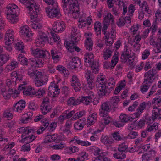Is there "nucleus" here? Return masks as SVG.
Here are the masks:
<instances>
[{
  "mask_svg": "<svg viewBox=\"0 0 161 161\" xmlns=\"http://www.w3.org/2000/svg\"><path fill=\"white\" fill-rule=\"evenodd\" d=\"M7 9V18L8 21L12 23L17 22V17L19 13V9L15 4H9L6 8Z\"/></svg>",
  "mask_w": 161,
  "mask_h": 161,
  "instance_id": "nucleus-1",
  "label": "nucleus"
},
{
  "mask_svg": "<svg viewBox=\"0 0 161 161\" xmlns=\"http://www.w3.org/2000/svg\"><path fill=\"white\" fill-rule=\"evenodd\" d=\"M34 131L33 129L29 126L19 128L17 129V133L22 134V139L29 143L32 142L35 139V136L33 135Z\"/></svg>",
  "mask_w": 161,
  "mask_h": 161,
  "instance_id": "nucleus-2",
  "label": "nucleus"
},
{
  "mask_svg": "<svg viewBox=\"0 0 161 161\" xmlns=\"http://www.w3.org/2000/svg\"><path fill=\"white\" fill-rule=\"evenodd\" d=\"M14 32L12 30H8L5 35V45L4 47L0 46V50L6 49L11 50L12 49V43L14 40Z\"/></svg>",
  "mask_w": 161,
  "mask_h": 161,
  "instance_id": "nucleus-3",
  "label": "nucleus"
},
{
  "mask_svg": "<svg viewBox=\"0 0 161 161\" xmlns=\"http://www.w3.org/2000/svg\"><path fill=\"white\" fill-rule=\"evenodd\" d=\"M52 7H46L45 8L47 16L51 18H58L61 16L60 10L57 3L53 4Z\"/></svg>",
  "mask_w": 161,
  "mask_h": 161,
  "instance_id": "nucleus-4",
  "label": "nucleus"
},
{
  "mask_svg": "<svg viewBox=\"0 0 161 161\" xmlns=\"http://www.w3.org/2000/svg\"><path fill=\"white\" fill-rule=\"evenodd\" d=\"M121 59L122 62L125 63L128 60L129 64L133 66L135 64L134 59L135 54L132 51H123L121 55Z\"/></svg>",
  "mask_w": 161,
  "mask_h": 161,
  "instance_id": "nucleus-5",
  "label": "nucleus"
},
{
  "mask_svg": "<svg viewBox=\"0 0 161 161\" xmlns=\"http://www.w3.org/2000/svg\"><path fill=\"white\" fill-rule=\"evenodd\" d=\"M62 7L64 10L69 13L75 8L77 10V6L79 5L77 0H62Z\"/></svg>",
  "mask_w": 161,
  "mask_h": 161,
  "instance_id": "nucleus-6",
  "label": "nucleus"
},
{
  "mask_svg": "<svg viewBox=\"0 0 161 161\" xmlns=\"http://www.w3.org/2000/svg\"><path fill=\"white\" fill-rule=\"evenodd\" d=\"M27 8L29 11V14L31 19H34V21L36 20L39 12V7L36 5V3L33 0L30 2V3L27 4Z\"/></svg>",
  "mask_w": 161,
  "mask_h": 161,
  "instance_id": "nucleus-7",
  "label": "nucleus"
},
{
  "mask_svg": "<svg viewBox=\"0 0 161 161\" xmlns=\"http://www.w3.org/2000/svg\"><path fill=\"white\" fill-rule=\"evenodd\" d=\"M60 92L58 83L54 81L51 82L49 86L48 94L52 97H57Z\"/></svg>",
  "mask_w": 161,
  "mask_h": 161,
  "instance_id": "nucleus-8",
  "label": "nucleus"
},
{
  "mask_svg": "<svg viewBox=\"0 0 161 161\" xmlns=\"http://www.w3.org/2000/svg\"><path fill=\"white\" fill-rule=\"evenodd\" d=\"M48 40L47 35L44 32L39 31V36L36 40V46L37 47H42Z\"/></svg>",
  "mask_w": 161,
  "mask_h": 161,
  "instance_id": "nucleus-9",
  "label": "nucleus"
},
{
  "mask_svg": "<svg viewBox=\"0 0 161 161\" xmlns=\"http://www.w3.org/2000/svg\"><path fill=\"white\" fill-rule=\"evenodd\" d=\"M78 9L76 10L75 8L74 9L71 11L69 14H71L73 18L74 19L79 18L78 21H82V20H86V14L83 12H80V8L79 5L77 7Z\"/></svg>",
  "mask_w": 161,
  "mask_h": 161,
  "instance_id": "nucleus-10",
  "label": "nucleus"
},
{
  "mask_svg": "<svg viewBox=\"0 0 161 161\" xmlns=\"http://www.w3.org/2000/svg\"><path fill=\"white\" fill-rule=\"evenodd\" d=\"M112 109L110 103L105 102L102 104L101 108L99 109V115L101 117H106L108 114V112Z\"/></svg>",
  "mask_w": 161,
  "mask_h": 161,
  "instance_id": "nucleus-11",
  "label": "nucleus"
},
{
  "mask_svg": "<svg viewBox=\"0 0 161 161\" xmlns=\"http://www.w3.org/2000/svg\"><path fill=\"white\" fill-rule=\"evenodd\" d=\"M156 73V69L153 68L145 74L144 80L151 84L155 79Z\"/></svg>",
  "mask_w": 161,
  "mask_h": 161,
  "instance_id": "nucleus-12",
  "label": "nucleus"
},
{
  "mask_svg": "<svg viewBox=\"0 0 161 161\" xmlns=\"http://www.w3.org/2000/svg\"><path fill=\"white\" fill-rule=\"evenodd\" d=\"M65 28V24L62 21L54 22L53 25V30L55 32L59 33L63 31Z\"/></svg>",
  "mask_w": 161,
  "mask_h": 161,
  "instance_id": "nucleus-13",
  "label": "nucleus"
},
{
  "mask_svg": "<svg viewBox=\"0 0 161 161\" xmlns=\"http://www.w3.org/2000/svg\"><path fill=\"white\" fill-rule=\"evenodd\" d=\"M85 75L87 80L88 87L91 89H93L95 87V85L94 79L92 77L91 71L88 70H86L85 71Z\"/></svg>",
  "mask_w": 161,
  "mask_h": 161,
  "instance_id": "nucleus-14",
  "label": "nucleus"
},
{
  "mask_svg": "<svg viewBox=\"0 0 161 161\" xmlns=\"http://www.w3.org/2000/svg\"><path fill=\"white\" fill-rule=\"evenodd\" d=\"M70 82L71 86L76 92L79 91L81 89L80 80L76 75H73L72 76Z\"/></svg>",
  "mask_w": 161,
  "mask_h": 161,
  "instance_id": "nucleus-15",
  "label": "nucleus"
},
{
  "mask_svg": "<svg viewBox=\"0 0 161 161\" xmlns=\"http://www.w3.org/2000/svg\"><path fill=\"white\" fill-rule=\"evenodd\" d=\"M161 109L156 106H153L152 112V115L151 118H149V123H153L156 119H159L161 115L160 112Z\"/></svg>",
  "mask_w": 161,
  "mask_h": 161,
  "instance_id": "nucleus-16",
  "label": "nucleus"
},
{
  "mask_svg": "<svg viewBox=\"0 0 161 161\" xmlns=\"http://www.w3.org/2000/svg\"><path fill=\"white\" fill-rule=\"evenodd\" d=\"M48 81L47 77L46 75L43 76L42 73L40 77H36L35 78V85L36 87H39L46 84Z\"/></svg>",
  "mask_w": 161,
  "mask_h": 161,
  "instance_id": "nucleus-17",
  "label": "nucleus"
},
{
  "mask_svg": "<svg viewBox=\"0 0 161 161\" xmlns=\"http://www.w3.org/2000/svg\"><path fill=\"white\" fill-rule=\"evenodd\" d=\"M72 40V39L70 38V40L69 41L64 42V44L66 48L68 50L70 49L73 50H80V49L77 46L76 44L78 41Z\"/></svg>",
  "mask_w": 161,
  "mask_h": 161,
  "instance_id": "nucleus-18",
  "label": "nucleus"
},
{
  "mask_svg": "<svg viewBox=\"0 0 161 161\" xmlns=\"http://www.w3.org/2000/svg\"><path fill=\"white\" fill-rule=\"evenodd\" d=\"M25 106V102L23 100H20L14 104L12 107L13 110L20 113Z\"/></svg>",
  "mask_w": 161,
  "mask_h": 161,
  "instance_id": "nucleus-19",
  "label": "nucleus"
},
{
  "mask_svg": "<svg viewBox=\"0 0 161 161\" xmlns=\"http://www.w3.org/2000/svg\"><path fill=\"white\" fill-rule=\"evenodd\" d=\"M96 86L98 93L100 96L105 95L107 92L108 90L109 91V88L104 83L96 84Z\"/></svg>",
  "mask_w": 161,
  "mask_h": 161,
  "instance_id": "nucleus-20",
  "label": "nucleus"
},
{
  "mask_svg": "<svg viewBox=\"0 0 161 161\" xmlns=\"http://www.w3.org/2000/svg\"><path fill=\"white\" fill-rule=\"evenodd\" d=\"M20 32L23 37L26 38H31L33 36V34L28 26H24L21 27Z\"/></svg>",
  "mask_w": 161,
  "mask_h": 161,
  "instance_id": "nucleus-21",
  "label": "nucleus"
},
{
  "mask_svg": "<svg viewBox=\"0 0 161 161\" xmlns=\"http://www.w3.org/2000/svg\"><path fill=\"white\" fill-rule=\"evenodd\" d=\"M81 64V61L80 58L77 57L73 58L71 61L69 63V68L73 69L80 66Z\"/></svg>",
  "mask_w": 161,
  "mask_h": 161,
  "instance_id": "nucleus-22",
  "label": "nucleus"
},
{
  "mask_svg": "<svg viewBox=\"0 0 161 161\" xmlns=\"http://www.w3.org/2000/svg\"><path fill=\"white\" fill-rule=\"evenodd\" d=\"M156 152L154 150H151L150 151L143 154L142 156V161H149L152 160L155 157Z\"/></svg>",
  "mask_w": 161,
  "mask_h": 161,
  "instance_id": "nucleus-23",
  "label": "nucleus"
},
{
  "mask_svg": "<svg viewBox=\"0 0 161 161\" xmlns=\"http://www.w3.org/2000/svg\"><path fill=\"white\" fill-rule=\"evenodd\" d=\"M86 122V119L84 118L78 120L74 124V128L77 130H81L85 125Z\"/></svg>",
  "mask_w": 161,
  "mask_h": 161,
  "instance_id": "nucleus-24",
  "label": "nucleus"
},
{
  "mask_svg": "<svg viewBox=\"0 0 161 161\" xmlns=\"http://www.w3.org/2000/svg\"><path fill=\"white\" fill-rule=\"evenodd\" d=\"M73 121L70 119L68 120L65 123V125L61 128V130L64 133L69 134L71 133L70 129L72 126Z\"/></svg>",
  "mask_w": 161,
  "mask_h": 161,
  "instance_id": "nucleus-25",
  "label": "nucleus"
},
{
  "mask_svg": "<svg viewBox=\"0 0 161 161\" xmlns=\"http://www.w3.org/2000/svg\"><path fill=\"white\" fill-rule=\"evenodd\" d=\"M94 55L92 53L88 52L85 55V65L87 67L90 65V63L94 61Z\"/></svg>",
  "mask_w": 161,
  "mask_h": 161,
  "instance_id": "nucleus-26",
  "label": "nucleus"
},
{
  "mask_svg": "<svg viewBox=\"0 0 161 161\" xmlns=\"http://www.w3.org/2000/svg\"><path fill=\"white\" fill-rule=\"evenodd\" d=\"M33 115V114L32 112L30 111L27 112L26 114L22 115V118L20 119V121L24 124L30 122L32 119Z\"/></svg>",
  "mask_w": 161,
  "mask_h": 161,
  "instance_id": "nucleus-27",
  "label": "nucleus"
},
{
  "mask_svg": "<svg viewBox=\"0 0 161 161\" xmlns=\"http://www.w3.org/2000/svg\"><path fill=\"white\" fill-rule=\"evenodd\" d=\"M13 111L12 108H8L3 111L2 116L3 118L10 120L13 117L12 112Z\"/></svg>",
  "mask_w": 161,
  "mask_h": 161,
  "instance_id": "nucleus-28",
  "label": "nucleus"
},
{
  "mask_svg": "<svg viewBox=\"0 0 161 161\" xmlns=\"http://www.w3.org/2000/svg\"><path fill=\"white\" fill-rule=\"evenodd\" d=\"M33 67L31 66L28 70L27 74L30 77L34 76L35 78L36 77H40L41 76V72H40L37 70L34 69L33 68Z\"/></svg>",
  "mask_w": 161,
  "mask_h": 161,
  "instance_id": "nucleus-29",
  "label": "nucleus"
},
{
  "mask_svg": "<svg viewBox=\"0 0 161 161\" xmlns=\"http://www.w3.org/2000/svg\"><path fill=\"white\" fill-rule=\"evenodd\" d=\"M30 62L31 66L34 67H41L44 64V62L40 58L33 59Z\"/></svg>",
  "mask_w": 161,
  "mask_h": 161,
  "instance_id": "nucleus-30",
  "label": "nucleus"
},
{
  "mask_svg": "<svg viewBox=\"0 0 161 161\" xmlns=\"http://www.w3.org/2000/svg\"><path fill=\"white\" fill-rule=\"evenodd\" d=\"M79 24L78 26L80 28H82L85 27L86 25H90L91 23L92 22V19L91 17H88L86 19V20H82L81 21H78Z\"/></svg>",
  "mask_w": 161,
  "mask_h": 161,
  "instance_id": "nucleus-31",
  "label": "nucleus"
},
{
  "mask_svg": "<svg viewBox=\"0 0 161 161\" xmlns=\"http://www.w3.org/2000/svg\"><path fill=\"white\" fill-rule=\"evenodd\" d=\"M103 22L106 24H112L114 22L113 16L111 14L108 13L107 15L103 17Z\"/></svg>",
  "mask_w": 161,
  "mask_h": 161,
  "instance_id": "nucleus-32",
  "label": "nucleus"
},
{
  "mask_svg": "<svg viewBox=\"0 0 161 161\" xmlns=\"http://www.w3.org/2000/svg\"><path fill=\"white\" fill-rule=\"evenodd\" d=\"M70 142L75 143H76L79 145L86 147L89 146L91 145V144L89 142L87 141L80 140L77 139V137H75L73 139L71 140Z\"/></svg>",
  "mask_w": 161,
  "mask_h": 161,
  "instance_id": "nucleus-33",
  "label": "nucleus"
},
{
  "mask_svg": "<svg viewBox=\"0 0 161 161\" xmlns=\"http://www.w3.org/2000/svg\"><path fill=\"white\" fill-rule=\"evenodd\" d=\"M41 123L42 124V126L39 129H38L36 131L37 133L38 134H40L42 133L46 128H47L49 125V123L48 120L46 119H43L41 121Z\"/></svg>",
  "mask_w": 161,
  "mask_h": 161,
  "instance_id": "nucleus-34",
  "label": "nucleus"
},
{
  "mask_svg": "<svg viewBox=\"0 0 161 161\" xmlns=\"http://www.w3.org/2000/svg\"><path fill=\"white\" fill-rule=\"evenodd\" d=\"M116 81V80L112 77L109 78L107 80L106 83L109 88V92H111L113 90L115 85Z\"/></svg>",
  "mask_w": 161,
  "mask_h": 161,
  "instance_id": "nucleus-35",
  "label": "nucleus"
},
{
  "mask_svg": "<svg viewBox=\"0 0 161 161\" xmlns=\"http://www.w3.org/2000/svg\"><path fill=\"white\" fill-rule=\"evenodd\" d=\"M97 114L96 113H94L90 115L87 120V125L89 126L93 125L97 121Z\"/></svg>",
  "mask_w": 161,
  "mask_h": 161,
  "instance_id": "nucleus-36",
  "label": "nucleus"
},
{
  "mask_svg": "<svg viewBox=\"0 0 161 161\" xmlns=\"http://www.w3.org/2000/svg\"><path fill=\"white\" fill-rule=\"evenodd\" d=\"M79 33V31L76 27H73L71 29V33L70 38L72 40H75V41H78L79 40V38L77 36Z\"/></svg>",
  "mask_w": 161,
  "mask_h": 161,
  "instance_id": "nucleus-37",
  "label": "nucleus"
},
{
  "mask_svg": "<svg viewBox=\"0 0 161 161\" xmlns=\"http://www.w3.org/2000/svg\"><path fill=\"white\" fill-rule=\"evenodd\" d=\"M18 66V62L14 59H13L10 61L8 64L7 65L6 67V69H7L8 72H9L17 68Z\"/></svg>",
  "mask_w": 161,
  "mask_h": 161,
  "instance_id": "nucleus-38",
  "label": "nucleus"
},
{
  "mask_svg": "<svg viewBox=\"0 0 161 161\" xmlns=\"http://www.w3.org/2000/svg\"><path fill=\"white\" fill-rule=\"evenodd\" d=\"M88 67H91L92 72L95 74H97L99 70V64L98 62L93 61L90 63V65Z\"/></svg>",
  "mask_w": 161,
  "mask_h": 161,
  "instance_id": "nucleus-39",
  "label": "nucleus"
},
{
  "mask_svg": "<svg viewBox=\"0 0 161 161\" xmlns=\"http://www.w3.org/2000/svg\"><path fill=\"white\" fill-rule=\"evenodd\" d=\"M40 109L41 113L44 115H45L50 111L52 107L50 105L41 104Z\"/></svg>",
  "mask_w": 161,
  "mask_h": 161,
  "instance_id": "nucleus-40",
  "label": "nucleus"
},
{
  "mask_svg": "<svg viewBox=\"0 0 161 161\" xmlns=\"http://www.w3.org/2000/svg\"><path fill=\"white\" fill-rule=\"evenodd\" d=\"M10 58V57L8 54L5 53L4 54H1L0 53V66L4 64Z\"/></svg>",
  "mask_w": 161,
  "mask_h": 161,
  "instance_id": "nucleus-41",
  "label": "nucleus"
},
{
  "mask_svg": "<svg viewBox=\"0 0 161 161\" xmlns=\"http://www.w3.org/2000/svg\"><path fill=\"white\" fill-rule=\"evenodd\" d=\"M101 142L105 145L111 144L112 143L114 140L110 137L107 136H103L101 138Z\"/></svg>",
  "mask_w": 161,
  "mask_h": 161,
  "instance_id": "nucleus-42",
  "label": "nucleus"
},
{
  "mask_svg": "<svg viewBox=\"0 0 161 161\" xmlns=\"http://www.w3.org/2000/svg\"><path fill=\"white\" fill-rule=\"evenodd\" d=\"M65 144L62 142H58L55 143V144L51 146V147L55 150H62L64 148Z\"/></svg>",
  "mask_w": 161,
  "mask_h": 161,
  "instance_id": "nucleus-43",
  "label": "nucleus"
},
{
  "mask_svg": "<svg viewBox=\"0 0 161 161\" xmlns=\"http://www.w3.org/2000/svg\"><path fill=\"white\" fill-rule=\"evenodd\" d=\"M151 85V84L144 81H143L142 85L140 86V91L142 93H144L147 92Z\"/></svg>",
  "mask_w": 161,
  "mask_h": 161,
  "instance_id": "nucleus-44",
  "label": "nucleus"
},
{
  "mask_svg": "<svg viewBox=\"0 0 161 161\" xmlns=\"http://www.w3.org/2000/svg\"><path fill=\"white\" fill-rule=\"evenodd\" d=\"M151 105V103L150 102L148 101L146 102H144L140 104L137 110H139L140 112L142 113L146 107H149Z\"/></svg>",
  "mask_w": 161,
  "mask_h": 161,
  "instance_id": "nucleus-45",
  "label": "nucleus"
},
{
  "mask_svg": "<svg viewBox=\"0 0 161 161\" xmlns=\"http://www.w3.org/2000/svg\"><path fill=\"white\" fill-rule=\"evenodd\" d=\"M134 118L125 114H121L120 116V119L122 123H126L129 121H132Z\"/></svg>",
  "mask_w": 161,
  "mask_h": 161,
  "instance_id": "nucleus-46",
  "label": "nucleus"
},
{
  "mask_svg": "<svg viewBox=\"0 0 161 161\" xmlns=\"http://www.w3.org/2000/svg\"><path fill=\"white\" fill-rule=\"evenodd\" d=\"M23 93L24 95L27 96L31 95H34V89L32 88L30 86H28L24 88Z\"/></svg>",
  "mask_w": 161,
  "mask_h": 161,
  "instance_id": "nucleus-47",
  "label": "nucleus"
},
{
  "mask_svg": "<svg viewBox=\"0 0 161 161\" xmlns=\"http://www.w3.org/2000/svg\"><path fill=\"white\" fill-rule=\"evenodd\" d=\"M80 103V101L78 98L75 99L74 97H71L67 101V104L69 105H76Z\"/></svg>",
  "mask_w": 161,
  "mask_h": 161,
  "instance_id": "nucleus-48",
  "label": "nucleus"
},
{
  "mask_svg": "<svg viewBox=\"0 0 161 161\" xmlns=\"http://www.w3.org/2000/svg\"><path fill=\"white\" fill-rule=\"evenodd\" d=\"M46 90V89L45 88H40L37 91H36L34 90V95L36 96L37 98H39L41 97L45 94Z\"/></svg>",
  "mask_w": 161,
  "mask_h": 161,
  "instance_id": "nucleus-49",
  "label": "nucleus"
},
{
  "mask_svg": "<svg viewBox=\"0 0 161 161\" xmlns=\"http://www.w3.org/2000/svg\"><path fill=\"white\" fill-rule=\"evenodd\" d=\"M85 46L86 50H90L92 49L93 41L91 38L88 37L85 40Z\"/></svg>",
  "mask_w": 161,
  "mask_h": 161,
  "instance_id": "nucleus-50",
  "label": "nucleus"
},
{
  "mask_svg": "<svg viewBox=\"0 0 161 161\" xmlns=\"http://www.w3.org/2000/svg\"><path fill=\"white\" fill-rule=\"evenodd\" d=\"M80 103L81 102L86 105H88L92 102V98L90 96L83 97L80 99Z\"/></svg>",
  "mask_w": 161,
  "mask_h": 161,
  "instance_id": "nucleus-51",
  "label": "nucleus"
},
{
  "mask_svg": "<svg viewBox=\"0 0 161 161\" xmlns=\"http://www.w3.org/2000/svg\"><path fill=\"white\" fill-rule=\"evenodd\" d=\"M66 151L69 154H71L78 152L79 150L78 147L76 146L68 147L65 149Z\"/></svg>",
  "mask_w": 161,
  "mask_h": 161,
  "instance_id": "nucleus-52",
  "label": "nucleus"
},
{
  "mask_svg": "<svg viewBox=\"0 0 161 161\" xmlns=\"http://www.w3.org/2000/svg\"><path fill=\"white\" fill-rule=\"evenodd\" d=\"M51 56L54 61L58 60V59L62 57V54L59 51H51Z\"/></svg>",
  "mask_w": 161,
  "mask_h": 161,
  "instance_id": "nucleus-53",
  "label": "nucleus"
},
{
  "mask_svg": "<svg viewBox=\"0 0 161 161\" xmlns=\"http://www.w3.org/2000/svg\"><path fill=\"white\" fill-rule=\"evenodd\" d=\"M153 36H151L150 37V45L156 47L158 50H161V44L158 43L157 41L156 42L153 38Z\"/></svg>",
  "mask_w": 161,
  "mask_h": 161,
  "instance_id": "nucleus-54",
  "label": "nucleus"
},
{
  "mask_svg": "<svg viewBox=\"0 0 161 161\" xmlns=\"http://www.w3.org/2000/svg\"><path fill=\"white\" fill-rule=\"evenodd\" d=\"M104 38L105 40V43L107 45L110 46L113 43L114 39L110 37L109 33L104 35Z\"/></svg>",
  "mask_w": 161,
  "mask_h": 161,
  "instance_id": "nucleus-55",
  "label": "nucleus"
},
{
  "mask_svg": "<svg viewBox=\"0 0 161 161\" xmlns=\"http://www.w3.org/2000/svg\"><path fill=\"white\" fill-rule=\"evenodd\" d=\"M139 6L141 8H142L144 9V11L148 14H150L151 13V11L149 8L148 4L146 1L143 2L142 3L139 5Z\"/></svg>",
  "mask_w": 161,
  "mask_h": 161,
  "instance_id": "nucleus-56",
  "label": "nucleus"
},
{
  "mask_svg": "<svg viewBox=\"0 0 161 161\" xmlns=\"http://www.w3.org/2000/svg\"><path fill=\"white\" fill-rule=\"evenodd\" d=\"M118 54L115 53L112 57L111 61V64H110L111 68L113 69L116 65L118 61Z\"/></svg>",
  "mask_w": 161,
  "mask_h": 161,
  "instance_id": "nucleus-57",
  "label": "nucleus"
},
{
  "mask_svg": "<svg viewBox=\"0 0 161 161\" xmlns=\"http://www.w3.org/2000/svg\"><path fill=\"white\" fill-rule=\"evenodd\" d=\"M85 114V112L84 110L77 112L72 118L70 119L73 121H75L80 118L83 116Z\"/></svg>",
  "mask_w": 161,
  "mask_h": 161,
  "instance_id": "nucleus-58",
  "label": "nucleus"
},
{
  "mask_svg": "<svg viewBox=\"0 0 161 161\" xmlns=\"http://www.w3.org/2000/svg\"><path fill=\"white\" fill-rule=\"evenodd\" d=\"M158 124L156 122L154 123L152 125L147 127L146 130L149 131L155 132L158 129Z\"/></svg>",
  "mask_w": 161,
  "mask_h": 161,
  "instance_id": "nucleus-59",
  "label": "nucleus"
},
{
  "mask_svg": "<svg viewBox=\"0 0 161 161\" xmlns=\"http://www.w3.org/2000/svg\"><path fill=\"white\" fill-rule=\"evenodd\" d=\"M18 59L20 62L22 64L25 65H27L28 61L27 58L22 54H19Z\"/></svg>",
  "mask_w": 161,
  "mask_h": 161,
  "instance_id": "nucleus-60",
  "label": "nucleus"
},
{
  "mask_svg": "<svg viewBox=\"0 0 161 161\" xmlns=\"http://www.w3.org/2000/svg\"><path fill=\"white\" fill-rule=\"evenodd\" d=\"M128 149V144L126 143H123L119 144L118 148V150L120 152H127Z\"/></svg>",
  "mask_w": 161,
  "mask_h": 161,
  "instance_id": "nucleus-61",
  "label": "nucleus"
},
{
  "mask_svg": "<svg viewBox=\"0 0 161 161\" xmlns=\"http://www.w3.org/2000/svg\"><path fill=\"white\" fill-rule=\"evenodd\" d=\"M88 155V153L85 152H82L79 153L78 160L83 161L86 159Z\"/></svg>",
  "mask_w": 161,
  "mask_h": 161,
  "instance_id": "nucleus-62",
  "label": "nucleus"
},
{
  "mask_svg": "<svg viewBox=\"0 0 161 161\" xmlns=\"http://www.w3.org/2000/svg\"><path fill=\"white\" fill-rule=\"evenodd\" d=\"M45 52V51H35L33 53L34 56L36 57L43 58L46 56Z\"/></svg>",
  "mask_w": 161,
  "mask_h": 161,
  "instance_id": "nucleus-63",
  "label": "nucleus"
},
{
  "mask_svg": "<svg viewBox=\"0 0 161 161\" xmlns=\"http://www.w3.org/2000/svg\"><path fill=\"white\" fill-rule=\"evenodd\" d=\"M152 104L155 103L158 106H161V96L156 97L153 98L152 101Z\"/></svg>",
  "mask_w": 161,
  "mask_h": 161,
  "instance_id": "nucleus-64",
  "label": "nucleus"
}]
</instances>
